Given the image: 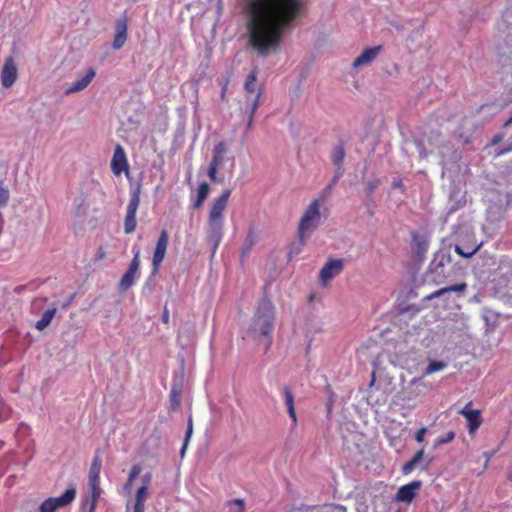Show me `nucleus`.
I'll use <instances>...</instances> for the list:
<instances>
[{"label":"nucleus","instance_id":"1","mask_svg":"<svg viewBox=\"0 0 512 512\" xmlns=\"http://www.w3.org/2000/svg\"><path fill=\"white\" fill-rule=\"evenodd\" d=\"M306 0H246L248 45L258 57L276 54L286 31L301 15Z\"/></svg>","mask_w":512,"mask_h":512},{"label":"nucleus","instance_id":"2","mask_svg":"<svg viewBox=\"0 0 512 512\" xmlns=\"http://www.w3.org/2000/svg\"><path fill=\"white\" fill-rule=\"evenodd\" d=\"M231 190H224L211 204L207 220L206 240L212 250L216 253L224 235V211L227 208Z\"/></svg>","mask_w":512,"mask_h":512},{"label":"nucleus","instance_id":"3","mask_svg":"<svg viewBox=\"0 0 512 512\" xmlns=\"http://www.w3.org/2000/svg\"><path fill=\"white\" fill-rule=\"evenodd\" d=\"M274 322L275 307L269 299L263 298L257 307L249 330L257 338L270 337L274 330Z\"/></svg>","mask_w":512,"mask_h":512},{"label":"nucleus","instance_id":"4","mask_svg":"<svg viewBox=\"0 0 512 512\" xmlns=\"http://www.w3.org/2000/svg\"><path fill=\"white\" fill-rule=\"evenodd\" d=\"M456 266L452 264V258L448 251L441 249L434 254L429 264L428 272L436 284H442L456 275Z\"/></svg>","mask_w":512,"mask_h":512},{"label":"nucleus","instance_id":"5","mask_svg":"<svg viewBox=\"0 0 512 512\" xmlns=\"http://www.w3.org/2000/svg\"><path fill=\"white\" fill-rule=\"evenodd\" d=\"M321 223L320 200L314 199L302 215L299 226L298 236L301 245H304L306 239Z\"/></svg>","mask_w":512,"mask_h":512},{"label":"nucleus","instance_id":"6","mask_svg":"<svg viewBox=\"0 0 512 512\" xmlns=\"http://www.w3.org/2000/svg\"><path fill=\"white\" fill-rule=\"evenodd\" d=\"M133 259L130 262L128 269L122 275L118 288L120 291H127L130 289L136 282V279L139 277V269H140V249L134 245L132 248Z\"/></svg>","mask_w":512,"mask_h":512},{"label":"nucleus","instance_id":"7","mask_svg":"<svg viewBox=\"0 0 512 512\" xmlns=\"http://www.w3.org/2000/svg\"><path fill=\"white\" fill-rule=\"evenodd\" d=\"M76 498V489L68 488L59 497H50L44 500L39 506V512H56L60 508L70 505Z\"/></svg>","mask_w":512,"mask_h":512},{"label":"nucleus","instance_id":"8","mask_svg":"<svg viewBox=\"0 0 512 512\" xmlns=\"http://www.w3.org/2000/svg\"><path fill=\"white\" fill-rule=\"evenodd\" d=\"M140 204V186L135 187L130 194L127 212L124 219V232L131 234L136 229V213Z\"/></svg>","mask_w":512,"mask_h":512},{"label":"nucleus","instance_id":"9","mask_svg":"<svg viewBox=\"0 0 512 512\" xmlns=\"http://www.w3.org/2000/svg\"><path fill=\"white\" fill-rule=\"evenodd\" d=\"M169 235L167 230L160 232L159 238L156 242L155 250L152 257V275H156L159 272L160 266L165 258L166 250L168 246Z\"/></svg>","mask_w":512,"mask_h":512},{"label":"nucleus","instance_id":"10","mask_svg":"<svg viewBox=\"0 0 512 512\" xmlns=\"http://www.w3.org/2000/svg\"><path fill=\"white\" fill-rule=\"evenodd\" d=\"M344 268V260L340 258H330L319 272V281L327 285L334 277L338 276Z\"/></svg>","mask_w":512,"mask_h":512},{"label":"nucleus","instance_id":"11","mask_svg":"<svg viewBox=\"0 0 512 512\" xmlns=\"http://www.w3.org/2000/svg\"><path fill=\"white\" fill-rule=\"evenodd\" d=\"M421 486L422 481L420 480H414L406 485L401 486L395 495V501L408 504L411 503Z\"/></svg>","mask_w":512,"mask_h":512},{"label":"nucleus","instance_id":"12","mask_svg":"<svg viewBox=\"0 0 512 512\" xmlns=\"http://www.w3.org/2000/svg\"><path fill=\"white\" fill-rule=\"evenodd\" d=\"M128 20L127 17H122L116 20L115 33L112 42L114 50L121 49L127 40Z\"/></svg>","mask_w":512,"mask_h":512},{"label":"nucleus","instance_id":"13","mask_svg":"<svg viewBox=\"0 0 512 512\" xmlns=\"http://www.w3.org/2000/svg\"><path fill=\"white\" fill-rule=\"evenodd\" d=\"M96 76V71L94 68H89L85 74L77 79L76 81L72 82L66 89L65 94L70 95L73 93H77L80 91H83L86 89L89 84L92 82V80Z\"/></svg>","mask_w":512,"mask_h":512},{"label":"nucleus","instance_id":"14","mask_svg":"<svg viewBox=\"0 0 512 512\" xmlns=\"http://www.w3.org/2000/svg\"><path fill=\"white\" fill-rule=\"evenodd\" d=\"M102 468V460L100 457V451L96 450L93 457L90 470H89V488L90 489H101L100 488V473Z\"/></svg>","mask_w":512,"mask_h":512},{"label":"nucleus","instance_id":"15","mask_svg":"<svg viewBox=\"0 0 512 512\" xmlns=\"http://www.w3.org/2000/svg\"><path fill=\"white\" fill-rule=\"evenodd\" d=\"M381 48H382L381 46L365 48L362 51V53L357 58H355L352 66L354 68H361V67L369 66L379 55Z\"/></svg>","mask_w":512,"mask_h":512},{"label":"nucleus","instance_id":"16","mask_svg":"<svg viewBox=\"0 0 512 512\" xmlns=\"http://www.w3.org/2000/svg\"><path fill=\"white\" fill-rule=\"evenodd\" d=\"M17 79V67L14 60L10 57L7 58L1 73V82L3 87H11Z\"/></svg>","mask_w":512,"mask_h":512},{"label":"nucleus","instance_id":"17","mask_svg":"<svg viewBox=\"0 0 512 512\" xmlns=\"http://www.w3.org/2000/svg\"><path fill=\"white\" fill-rule=\"evenodd\" d=\"M483 243H477L475 240H469V241H463L456 243L454 245L455 252L463 257V258H471L474 254H476L480 248L482 247Z\"/></svg>","mask_w":512,"mask_h":512},{"label":"nucleus","instance_id":"18","mask_svg":"<svg viewBox=\"0 0 512 512\" xmlns=\"http://www.w3.org/2000/svg\"><path fill=\"white\" fill-rule=\"evenodd\" d=\"M128 169L126 154L122 146L117 145L111 160V170L115 175H120Z\"/></svg>","mask_w":512,"mask_h":512},{"label":"nucleus","instance_id":"19","mask_svg":"<svg viewBox=\"0 0 512 512\" xmlns=\"http://www.w3.org/2000/svg\"><path fill=\"white\" fill-rule=\"evenodd\" d=\"M260 97H261L260 91H258V93L253 97H250V96L247 97V105H245V114L248 115V118H247V123H246L245 134H247V132L251 129V127L253 125L254 114L256 113V111L259 107Z\"/></svg>","mask_w":512,"mask_h":512},{"label":"nucleus","instance_id":"20","mask_svg":"<svg viewBox=\"0 0 512 512\" xmlns=\"http://www.w3.org/2000/svg\"><path fill=\"white\" fill-rule=\"evenodd\" d=\"M149 490L146 486H140L137 489L135 502L131 506L130 503L126 505V512H144L145 510V501L148 497Z\"/></svg>","mask_w":512,"mask_h":512},{"label":"nucleus","instance_id":"21","mask_svg":"<svg viewBox=\"0 0 512 512\" xmlns=\"http://www.w3.org/2000/svg\"><path fill=\"white\" fill-rule=\"evenodd\" d=\"M101 489H90L87 496L82 499L81 512H95L96 504L100 498Z\"/></svg>","mask_w":512,"mask_h":512},{"label":"nucleus","instance_id":"22","mask_svg":"<svg viewBox=\"0 0 512 512\" xmlns=\"http://www.w3.org/2000/svg\"><path fill=\"white\" fill-rule=\"evenodd\" d=\"M257 75H258V70L257 68H254L250 73L249 75L247 76L246 80H245V83H244V89L246 91V98L248 96L250 97H253L255 96L258 91H261L260 88H257Z\"/></svg>","mask_w":512,"mask_h":512},{"label":"nucleus","instance_id":"23","mask_svg":"<svg viewBox=\"0 0 512 512\" xmlns=\"http://www.w3.org/2000/svg\"><path fill=\"white\" fill-rule=\"evenodd\" d=\"M464 417L467 419V428L470 434L474 433L482 424L480 410L466 411Z\"/></svg>","mask_w":512,"mask_h":512},{"label":"nucleus","instance_id":"24","mask_svg":"<svg viewBox=\"0 0 512 512\" xmlns=\"http://www.w3.org/2000/svg\"><path fill=\"white\" fill-rule=\"evenodd\" d=\"M57 313V307L53 305L48 308L41 316V318L35 323V329L38 331L45 330L52 322L53 318Z\"/></svg>","mask_w":512,"mask_h":512},{"label":"nucleus","instance_id":"25","mask_svg":"<svg viewBox=\"0 0 512 512\" xmlns=\"http://www.w3.org/2000/svg\"><path fill=\"white\" fill-rule=\"evenodd\" d=\"M228 152V146L224 141H220L213 148L211 164L220 167L224 162L225 154Z\"/></svg>","mask_w":512,"mask_h":512},{"label":"nucleus","instance_id":"26","mask_svg":"<svg viewBox=\"0 0 512 512\" xmlns=\"http://www.w3.org/2000/svg\"><path fill=\"white\" fill-rule=\"evenodd\" d=\"M283 397H284L285 405L287 407L288 415L292 419L293 423L296 424L297 415H296L295 406H294V395L288 386H285L283 388Z\"/></svg>","mask_w":512,"mask_h":512},{"label":"nucleus","instance_id":"27","mask_svg":"<svg viewBox=\"0 0 512 512\" xmlns=\"http://www.w3.org/2000/svg\"><path fill=\"white\" fill-rule=\"evenodd\" d=\"M412 240H413V244H414L415 254L419 257L424 256L425 253L427 252L428 246H429V242H428L427 238L418 233H413Z\"/></svg>","mask_w":512,"mask_h":512},{"label":"nucleus","instance_id":"28","mask_svg":"<svg viewBox=\"0 0 512 512\" xmlns=\"http://www.w3.org/2000/svg\"><path fill=\"white\" fill-rule=\"evenodd\" d=\"M181 395H182L181 383H174L171 387L170 396H169L171 410L176 411L180 408Z\"/></svg>","mask_w":512,"mask_h":512},{"label":"nucleus","instance_id":"29","mask_svg":"<svg viewBox=\"0 0 512 512\" xmlns=\"http://www.w3.org/2000/svg\"><path fill=\"white\" fill-rule=\"evenodd\" d=\"M467 289V284L466 283H459V284H456V285H452V286H448V287H444V288H441L435 292H433L432 294H430L429 296H427V299H433V298H437V297H440L446 293H450V292H465Z\"/></svg>","mask_w":512,"mask_h":512},{"label":"nucleus","instance_id":"30","mask_svg":"<svg viewBox=\"0 0 512 512\" xmlns=\"http://www.w3.org/2000/svg\"><path fill=\"white\" fill-rule=\"evenodd\" d=\"M346 152L344 148V144L342 142L338 143L332 150L331 153V162L336 167H342Z\"/></svg>","mask_w":512,"mask_h":512},{"label":"nucleus","instance_id":"31","mask_svg":"<svg viewBox=\"0 0 512 512\" xmlns=\"http://www.w3.org/2000/svg\"><path fill=\"white\" fill-rule=\"evenodd\" d=\"M424 456V450L420 449L416 454L402 466V473L409 475L420 464Z\"/></svg>","mask_w":512,"mask_h":512},{"label":"nucleus","instance_id":"32","mask_svg":"<svg viewBox=\"0 0 512 512\" xmlns=\"http://www.w3.org/2000/svg\"><path fill=\"white\" fill-rule=\"evenodd\" d=\"M209 191H210V187H209L208 183L202 182L199 185L198 190H197V198L193 204L194 208H199L203 204V202L205 201V199L207 198V196L209 194Z\"/></svg>","mask_w":512,"mask_h":512},{"label":"nucleus","instance_id":"33","mask_svg":"<svg viewBox=\"0 0 512 512\" xmlns=\"http://www.w3.org/2000/svg\"><path fill=\"white\" fill-rule=\"evenodd\" d=\"M447 367V363L443 361L430 360L428 366L424 371V376L431 375L435 372L441 371Z\"/></svg>","mask_w":512,"mask_h":512},{"label":"nucleus","instance_id":"34","mask_svg":"<svg viewBox=\"0 0 512 512\" xmlns=\"http://www.w3.org/2000/svg\"><path fill=\"white\" fill-rule=\"evenodd\" d=\"M47 297H35L30 305V311L33 315H38L47 303Z\"/></svg>","mask_w":512,"mask_h":512},{"label":"nucleus","instance_id":"35","mask_svg":"<svg viewBox=\"0 0 512 512\" xmlns=\"http://www.w3.org/2000/svg\"><path fill=\"white\" fill-rule=\"evenodd\" d=\"M256 240H257V235L255 234V232L250 229L247 233V236H246V240H245V246L242 250V255L245 256L247 255L252 246L256 243Z\"/></svg>","mask_w":512,"mask_h":512},{"label":"nucleus","instance_id":"36","mask_svg":"<svg viewBox=\"0 0 512 512\" xmlns=\"http://www.w3.org/2000/svg\"><path fill=\"white\" fill-rule=\"evenodd\" d=\"M455 438V432L454 431H449L441 436H439L436 441H435V444H434V447L437 448L443 444H447V443H450L454 440Z\"/></svg>","mask_w":512,"mask_h":512},{"label":"nucleus","instance_id":"37","mask_svg":"<svg viewBox=\"0 0 512 512\" xmlns=\"http://www.w3.org/2000/svg\"><path fill=\"white\" fill-rule=\"evenodd\" d=\"M229 512H244L245 504L242 499H234L228 502Z\"/></svg>","mask_w":512,"mask_h":512},{"label":"nucleus","instance_id":"38","mask_svg":"<svg viewBox=\"0 0 512 512\" xmlns=\"http://www.w3.org/2000/svg\"><path fill=\"white\" fill-rule=\"evenodd\" d=\"M411 385L416 387V390H417L416 395H420V394L424 393L425 390L427 389V385L423 381L422 377L413 378L411 380Z\"/></svg>","mask_w":512,"mask_h":512},{"label":"nucleus","instance_id":"39","mask_svg":"<svg viewBox=\"0 0 512 512\" xmlns=\"http://www.w3.org/2000/svg\"><path fill=\"white\" fill-rule=\"evenodd\" d=\"M218 169H219L218 166H215V165L210 163L208 171H207V175L210 178V180L213 181V182H220L221 181V179H219L217 177Z\"/></svg>","mask_w":512,"mask_h":512},{"label":"nucleus","instance_id":"40","mask_svg":"<svg viewBox=\"0 0 512 512\" xmlns=\"http://www.w3.org/2000/svg\"><path fill=\"white\" fill-rule=\"evenodd\" d=\"M9 198V190L0 186V207H5L9 201Z\"/></svg>","mask_w":512,"mask_h":512},{"label":"nucleus","instance_id":"41","mask_svg":"<svg viewBox=\"0 0 512 512\" xmlns=\"http://www.w3.org/2000/svg\"><path fill=\"white\" fill-rule=\"evenodd\" d=\"M500 269L504 274L509 273V280H512V260H504L500 266Z\"/></svg>","mask_w":512,"mask_h":512},{"label":"nucleus","instance_id":"42","mask_svg":"<svg viewBox=\"0 0 512 512\" xmlns=\"http://www.w3.org/2000/svg\"><path fill=\"white\" fill-rule=\"evenodd\" d=\"M142 471V468L139 464H134L129 472V476H128V479H130V481H134L135 478H137L139 476V474L141 473Z\"/></svg>","mask_w":512,"mask_h":512},{"label":"nucleus","instance_id":"43","mask_svg":"<svg viewBox=\"0 0 512 512\" xmlns=\"http://www.w3.org/2000/svg\"><path fill=\"white\" fill-rule=\"evenodd\" d=\"M334 187L332 185H327L320 193V203L321 202H324L327 198L330 197V195L332 194V191H333Z\"/></svg>","mask_w":512,"mask_h":512},{"label":"nucleus","instance_id":"44","mask_svg":"<svg viewBox=\"0 0 512 512\" xmlns=\"http://www.w3.org/2000/svg\"><path fill=\"white\" fill-rule=\"evenodd\" d=\"M342 176H343L342 167H337L329 185H332L334 187Z\"/></svg>","mask_w":512,"mask_h":512},{"label":"nucleus","instance_id":"45","mask_svg":"<svg viewBox=\"0 0 512 512\" xmlns=\"http://www.w3.org/2000/svg\"><path fill=\"white\" fill-rule=\"evenodd\" d=\"M414 144H415V146H416V148L418 150L420 158L427 157L428 154H427V152H426V150L424 148L423 142L421 140L416 139L414 141Z\"/></svg>","mask_w":512,"mask_h":512},{"label":"nucleus","instance_id":"46","mask_svg":"<svg viewBox=\"0 0 512 512\" xmlns=\"http://www.w3.org/2000/svg\"><path fill=\"white\" fill-rule=\"evenodd\" d=\"M192 433H193V423H192V418L189 417L187 429H186V433H185V437H184V440L186 443H189Z\"/></svg>","mask_w":512,"mask_h":512},{"label":"nucleus","instance_id":"47","mask_svg":"<svg viewBox=\"0 0 512 512\" xmlns=\"http://www.w3.org/2000/svg\"><path fill=\"white\" fill-rule=\"evenodd\" d=\"M427 432V428L426 427H421L420 429H418L415 433V440L419 443H422L424 441V436Z\"/></svg>","mask_w":512,"mask_h":512},{"label":"nucleus","instance_id":"48","mask_svg":"<svg viewBox=\"0 0 512 512\" xmlns=\"http://www.w3.org/2000/svg\"><path fill=\"white\" fill-rule=\"evenodd\" d=\"M378 186L377 180L367 181L365 182L366 191L368 193H372Z\"/></svg>","mask_w":512,"mask_h":512},{"label":"nucleus","instance_id":"49","mask_svg":"<svg viewBox=\"0 0 512 512\" xmlns=\"http://www.w3.org/2000/svg\"><path fill=\"white\" fill-rule=\"evenodd\" d=\"M151 480H152V474L151 473H146L142 477V485L141 486H146L147 489L149 490L150 484H151Z\"/></svg>","mask_w":512,"mask_h":512},{"label":"nucleus","instance_id":"50","mask_svg":"<svg viewBox=\"0 0 512 512\" xmlns=\"http://www.w3.org/2000/svg\"><path fill=\"white\" fill-rule=\"evenodd\" d=\"M509 152H512V140L509 139L508 143L506 144V146L499 152V154H505V153H509Z\"/></svg>","mask_w":512,"mask_h":512},{"label":"nucleus","instance_id":"51","mask_svg":"<svg viewBox=\"0 0 512 512\" xmlns=\"http://www.w3.org/2000/svg\"><path fill=\"white\" fill-rule=\"evenodd\" d=\"M504 137H505V132L495 135L492 139V144L495 145V144L499 143Z\"/></svg>","mask_w":512,"mask_h":512},{"label":"nucleus","instance_id":"52","mask_svg":"<svg viewBox=\"0 0 512 512\" xmlns=\"http://www.w3.org/2000/svg\"><path fill=\"white\" fill-rule=\"evenodd\" d=\"M162 322L167 324L169 322V311L167 307H164L163 313H162Z\"/></svg>","mask_w":512,"mask_h":512},{"label":"nucleus","instance_id":"53","mask_svg":"<svg viewBox=\"0 0 512 512\" xmlns=\"http://www.w3.org/2000/svg\"><path fill=\"white\" fill-rule=\"evenodd\" d=\"M132 484H133V481H130V479H127L126 483L123 486V490L129 494L132 489Z\"/></svg>","mask_w":512,"mask_h":512},{"label":"nucleus","instance_id":"54","mask_svg":"<svg viewBox=\"0 0 512 512\" xmlns=\"http://www.w3.org/2000/svg\"><path fill=\"white\" fill-rule=\"evenodd\" d=\"M510 126H512V112L510 117L503 124V131L507 130Z\"/></svg>","mask_w":512,"mask_h":512},{"label":"nucleus","instance_id":"55","mask_svg":"<svg viewBox=\"0 0 512 512\" xmlns=\"http://www.w3.org/2000/svg\"><path fill=\"white\" fill-rule=\"evenodd\" d=\"M73 297H74V296H73V295H71V296H70V298H69V299H68V300H67V301L62 305V309H63V310H66V309L70 306L71 301L73 300Z\"/></svg>","mask_w":512,"mask_h":512},{"label":"nucleus","instance_id":"56","mask_svg":"<svg viewBox=\"0 0 512 512\" xmlns=\"http://www.w3.org/2000/svg\"><path fill=\"white\" fill-rule=\"evenodd\" d=\"M187 446H188V443L185 442V440L183 441V445L181 447V450H180V456L181 457H184L185 455V451L187 449Z\"/></svg>","mask_w":512,"mask_h":512},{"label":"nucleus","instance_id":"57","mask_svg":"<svg viewBox=\"0 0 512 512\" xmlns=\"http://www.w3.org/2000/svg\"><path fill=\"white\" fill-rule=\"evenodd\" d=\"M226 91H227V83L223 84V86H222V91H221V98L222 99H224Z\"/></svg>","mask_w":512,"mask_h":512},{"label":"nucleus","instance_id":"58","mask_svg":"<svg viewBox=\"0 0 512 512\" xmlns=\"http://www.w3.org/2000/svg\"><path fill=\"white\" fill-rule=\"evenodd\" d=\"M471 403H468L461 411H460V414L464 416V412L466 411H471L469 409V406H470Z\"/></svg>","mask_w":512,"mask_h":512},{"label":"nucleus","instance_id":"59","mask_svg":"<svg viewBox=\"0 0 512 512\" xmlns=\"http://www.w3.org/2000/svg\"><path fill=\"white\" fill-rule=\"evenodd\" d=\"M105 252L102 249H99L98 251V259H104Z\"/></svg>","mask_w":512,"mask_h":512},{"label":"nucleus","instance_id":"60","mask_svg":"<svg viewBox=\"0 0 512 512\" xmlns=\"http://www.w3.org/2000/svg\"><path fill=\"white\" fill-rule=\"evenodd\" d=\"M431 462L432 459H429L424 465L421 466V470H426Z\"/></svg>","mask_w":512,"mask_h":512},{"label":"nucleus","instance_id":"61","mask_svg":"<svg viewBox=\"0 0 512 512\" xmlns=\"http://www.w3.org/2000/svg\"><path fill=\"white\" fill-rule=\"evenodd\" d=\"M393 187L394 188H401L402 187V182L401 181H395L393 183Z\"/></svg>","mask_w":512,"mask_h":512},{"label":"nucleus","instance_id":"62","mask_svg":"<svg viewBox=\"0 0 512 512\" xmlns=\"http://www.w3.org/2000/svg\"><path fill=\"white\" fill-rule=\"evenodd\" d=\"M460 138H462V139H463V142H464L465 144H468V143L470 142L469 137H464L462 134H460Z\"/></svg>","mask_w":512,"mask_h":512},{"label":"nucleus","instance_id":"63","mask_svg":"<svg viewBox=\"0 0 512 512\" xmlns=\"http://www.w3.org/2000/svg\"><path fill=\"white\" fill-rule=\"evenodd\" d=\"M508 480L512 482V470L508 474Z\"/></svg>","mask_w":512,"mask_h":512},{"label":"nucleus","instance_id":"64","mask_svg":"<svg viewBox=\"0 0 512 512\" xmlns=\"http://www.w3.org/2000/svg\"><path fill=\"white\" fill-rule=\"evenodd\" d=\"M271 346V340L269 339L266 345V349H268Z\"/></svg>","mask_w":512,"mask_h":512}]
</instances>
